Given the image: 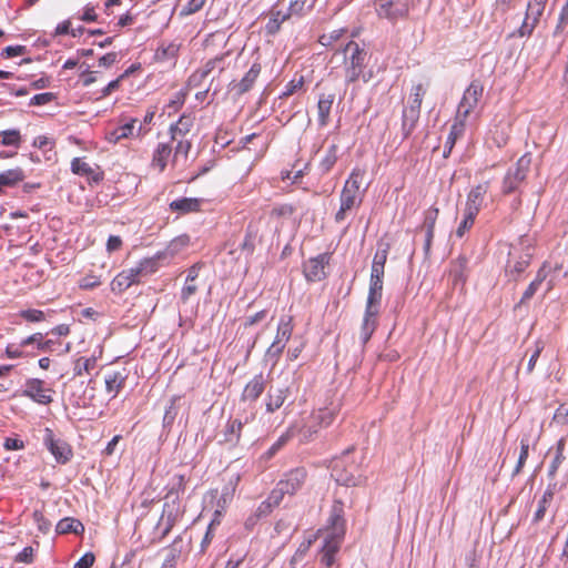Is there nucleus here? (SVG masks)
Segmentation results:
<instances>
[{
  "mask_svg": "<svg viewBox=\"0 0 568 568\" xmlns=\"http://www.w3.org/2000/svg\"><path fill=\"white\" fill-rule=\"evenodd\" d=\"M265 382L262 374L254 376L244 387L242 393V399L248 402H255L264 392Z\"/></svg>",
  "mask_w": 568,
  "mask_h": 568,
  "instance_id": "7c9ffc66",
  "label": "nucleus"
},
{
  "mask_svg": "<svg viewBox=\"0 0 568 568\" xmlns=\"http://www.w3.org/2000/svg\"><path fill=\"white\" fill-rule=\"evenodd\" d=\"M24 172L20 168L10 169L0 173V194H2V186H14L23 181Z\"/></svg>",
  "mask_w": 568,
  "mask_h": 568,
  "instance_id": "a19ab883",
  "label": "nucleus"
},
{
  "mask_svg": "<svg viewBox=\"0 0 568 568\" xmlns=\"http://www.w3.org/2000/svg\"><path fill=\"white\" fill-rule=\"evenodd\" d=\"M484 85L480 81L475 80L464 91L462 100L458 104L456 116L454 120V134H458L466 129V121L471 112L476 110L483 98Z\"/></svg>",
  "mask_w": 568,
  "mask_h": 568,
  "instance_id": "423d86ee",
  "label": "nucleus"
},
{
  "mask_svg": "<svg viewBox=\"0 0 568 568\" xmlns=\"http://www.w3.org/2000/svg\"><path fill=\"white\" fill-rule=\"evenodd\" d=\"M554 490L548 488L544 491L541 498L538 500L537 509L532 516V523L537 524L541 521L546 515V511L554 500Z\"/></svg>",
  "mask_w": 568,
  "mask_h": 568,
  "instance_id": "79ce46f5",
  "label": "nucleus"
},
{
  "mask_svg": "<svg viewBox=\"0 0 568 568\" xmlns=\"http://www.w3.org/2000/svg\"><path fill=\"white\" fill-rule=\"evenodd\" d=\"M295 207L291 204H280L268 212V219L278 223L282 219L290 217L294 214Z\"/></svg>",
  "mask_w": 568,
  "mask_h": 568,
  "instance_id": "de8ad7c7",
  "label": "nucleus"
},
{
  "mask_svg": "<svg viewBox=\"0 0 568 568\" xmlns=\"http://www.w3.org/2000/svg\"><path fill=\"white\" fill-rule=\"evenodd\" d=\"M19 316L30 323H39L45 321V313L37 308L22 310Z\"/></svg>",
  "mask_w": 568,
  "mask_h": 568,
  "instance_id": "680f3d73",
  "label": "nucleus"
},
{
  "mask_svg": "<svg viewBox=\"0 0 568 568\" xmlns=\"http://www.w3.org/2000/svg\"><path fill=\"white\" fill-rule=\"evenodd\" d=\"M304 75L293 78L286 85L280 98L286 99L304 89Z\"/></svg>",
  "mask_w": 568,
  "mask_h": 568,
  "instance_id": "3c124183",
  "label": "nucleus"
},
{
  "mask_svg": "<svg viewBox=\"0 0 568 568\" xmlns=\"http://www.w3.org/2000/svg\"><path fill=\"white\" fill-rule=\"evenodd\" d=\"M180 52V44L175 42L162 43L155 51L154 58L158 62L176 60Z\"/></svg>",
  "mask_w": 568,
  "mask_h": 568,
  "instance_id": "58836bf2",
  "label": "nucleus"
},
{
  "mask_svg": "<svg viewBox=\"0 0 568 568\" xmlns=\"http://www.w3.org/2000/svg\"><path fill=\"white\" fill-rule=\"evenodd\" d=\"M335 101L334 93H322L317 101V122L321 128L329 123V114Z\"/></svg>",
  "mask_w": 568,
  "mask_h": 568,
  "instance_id": "c85d7f7f",
  "label": "nucleus"
},
{
  "mask_svg": "<svg viewBox=\"0 0 568 568\" xmlns=\"http://www.w3.org/2000/svg\"><path fill=\"white\" fill-rule=\"evenodd\" d=\"M390 245L388 243L383 244L382 248H378L373 257L371 273H385V264L387 261Z\"/></svg>",
  "mask_w": 568,
  "mask_h": 568,
  "instance_id": "c03bdc74",
  "label": "nucleus"
},
{
  "mask_svg": "<svg viewBox=\"0 0 568 568\" xmlns=\"http://www.w3.org/2000/svg\"><path fill=\"white\" fill-rule=\"evenodd\" d=\"M141 282L136 272L133 267L121 271L119 274L114 276V278L110 283V288L114 294H122L132 285L139 284Z\"/></svg>",
  "mask_w": 568,
  "mask_h": 568,
  "instance_id": "b1692460",
  "label": "nucleus"
},
{
  "mask_svg": "<svg viewBox=\"0 0 568 568\" xmlns=\"http://www.w3.org/2000/svg\"><path fill=\"white\" fill-rule=\"evenodd\" d=\"M334 473L336 477V481L342 484L343 486L349 487V486H357L359 484V477L347 474L339 470V463L337 462L334 466Z\"/></svg>",
  "mask_w": 568,
  "mask_h": 568,
  "instance_id": "603ef678",
  "label": "nucleus"
},
{
  "mask_svg": "<svg viewBox=\"0 0 568 568\" xmlns=\"http://www.w3.org/2000/svg\"><path fill=\"white\" fill-rule=\"evenodd\" d=\"M53 389L45 386L44 381L29 378L24 384L23 396L31 398L38 404L48 405L52 403Z\"/></svg>",
  "mask_w": 568,
  "mask_h": 568,
  "instance_id": "a211bd4d",
  "label": "nucleus"
},
{
  "mask_svg": "<svg viewBox=\"0 0 568 568\" xmlns=\"http://www.w3.org/2000/svg\"><path fill=\"white\" fill-rule=\"evenodd\" d=\"M438 215L439 209L435 206L427 209L424 213V222L422 229H424L425 231H429V235H432V232H435V225Z\"/></svg>",
  "mask_w": 568,
  "mask_h": 568,
  "instance_id": "6e6d98bb",
  "label": "nucleus"
},
{
  "mask_svg": "<svg viewBox=\"0 0 568 568\" xmlns=\"http://www.w3.org/2000/svg\"><path fill=\"white\" fill-rule=\"evenodd\" d=\"M529 447H530L529 438L523 437L520 439V453H519V457L517 460V465L514 469V474H513L514 476L518 475L523 470V468L527 462L528 455H529Z\"/></svg>",
  "mask_w": 568,
  "mask_h": 568,
  "instance_id": "864d4df0",
  "label": "nucleus"
},
{
  "mask_svg": "<svg viewBox=\"0 0 568 568\" xmlns=\"http://www.w3.org/2000/svg\"><path fill=\"white\" fill-rule=\"evenodd\" d=\"M548 0H529L525 19L517 30L519 37H529L538 26Z\"/></svg>",
  "mask_w": 568,
  "mask_h": 568,
  "instance_id": "4468645a",
  "label": "nucleus"
},
{
  "mask_svg": "<svg viewBox=\"0 0 568 568\" xmlns=\"http://www.w3.org/2000/svg\"><path fill=\"white\" fill-rule=\"evenodd\" d=\"M265 217V215H261L257 220H252L246 226L245 236L243 242L241 243V250L245 252L247 255H252L255 246L256 241L260 236V229L258 224Z\"/></svg>",
  "mask_w": 568,
  "mask_h": 568,
  "instance_id": "a878e982",
  "label": "nucleus"
},
{
  "mask_svg": "<svg viewBox=\"0 0 568 568\" xmlns=\"http://www.w3.org/2000/svg\"><path fill=\"white\" fill-rule=\"evenodd\" d=\"M365 175V168L355 166L352 170L339 194V209L334 216L336 223L344 222L349 212L362 205L368 187V184L362 186Z\"/></svg>",
  "mask_w": 568,
  "mask_h": 568,
  "instance_id": "f257e3e1",
  "label": "nucleus"
},
{
  "mask_svg": "<svg viewBox=\"0 0 568 568\" xmlns=\"http://www.w3.org/2000/svg\"><path fill=\"white\" fill-rule=\"evenodd\" d=\"M328 253L308 258L303 265V273L308 282H320L325 278V267L329 264Z\"/></svg>",
  "mask_w": 568,
  "mask_h": 568,
  "instance_id": "6ab92c4d",
  "label": "nucleus"
},
{
  "mask_svg": "<svg viewBox=\"0 0 568 568\" xmlns=\"http://www.w3.org/2000/svg\"><path fill=\"white\" fill-rule=\"evenodd\" d=\"M530 264V258L529 257H526V258H521V260H518V261H509L508 264H507V267H506V272L514 276V278H517L521 273H524L526 271V268L529 266Z\"/></svg>",
  "mask_w": 568,
  "mask_h": 568,
  "instance_id": "4d7b16f0",
  "label": "nucleus"
},
{
  "mask_svg": "<svg viewBox=\"0 0 568 568\" xmlns=\"http://www.w3.org/2000/svg\"><path fill=\"white\" fill-rule=\"evenodd\" d=\"M191 244V239L187 234H181L169 242V244L162 250L159 251L162 255V258L171 260L176 255L184 252Z\"/></svg>",
  "mask_w": 568,
  "mask_h": 568,
  "instance_id": "bb28decb",
  "label": "nucleus"
},
{
  "mask_svg": "<svg viewBox=\"0 0 568 568\" xmlns=\"http://www.w3.org/2000/svg\"><path fill=\"white\" fill-rule=\"evenodd\" d=\"M43 442L58 463L67 464L72 458L73 452L71 446L65 440L55 438L52 429H44Z\"/></svg>",
  "mask_w": 568,
  "mask_h": 568,
  "instance_id": "2eb2a0df",
  "label": "nucleus"
},
{
  "mask_svg": "<svg viewBox=\"0 0 568 568\" xmlns=\"http://www.w3.org/2000/svg\"><path fill=\"white\" fill-rule=\"evenodd\" d=\"M136 121H138L136 119H131L130 122H128V123L119 126L118 129H115L114 132H113L115 141H119L121 139H126L129 136H132L134 134Z\"/></svg>",
  "mask_w": 568,
  "mask_h": 568,
  "instance_id": "e2e57ef3",
  "label": "nucleus"
},
{
  "mask_svg": "<svg viewBox=\"0 0 568 568\" xmlns=\"http://www.w3.org/2000/svg\"><path fill=\"white\" fill-rule=\"evenodd\" d=\"M281 503H282V500H277L275 503L272 499V491H271L270 495L267 496V498L264 501H262L260 504V506L257 507L255 516L257 518H260V517L270 515L275 507L280 506Z\"/></svg>",
  "mask_w": 568,
  "mask_h": 568,
  "instance_id": "052dcab7",
  "label": "nucleus"
},
{
  "mask_svg": "<svg viewBox=\"0 0 568 568\" xmlns=\"http://www.w3.org/2000/svg\"><path fill=\"white\" fill-rule=\"evenodd\" d=\"M344 55V71H345V81L347 83H354L363 78L365 82H367L371 78H365L363 74L364 69L367 64L368 52L358 42L354 40H349L343 48Z\"/></svg>",
  "mask_w": 568,
  "mask_h": 568,
  "instance_id": "7ed1b4c3",
  "label": "nucleus"
},
{
  "mask_svg": "<svg viewBox=\"0 0 568 568\" xmlns=\"http://www.w3.org/2000/svg\"><path fill=\"white\" fill-rule=\"evenodd\" d=\"M344 503L339 498H335L328 517L327 532L345 536L346 521L344 518Z\"/></svg>",
  "mask_w": 568,
  "mask_h": 568,
  "instance_id": "4be33fe9",
  "label": "nucleus"
},
{
  "mask_svg": "<svg viewBox=\"0 0 568 568\" xmlns=\"http://www.w3.org/2000/svg\"><path fill=\"white\" fill-rule=\"evenodd\" d=\"M510 131L511 123L509 119L505 114L496 115L489 126L487 140L495 146L503 148L509 141Z\"/></svg>",
  "mask_w": 568,
  "mask_h": 568,
  "instance_id": "dca6fc26",
  "label": "nucleus"
},
{
  "mask_svg": "<svg viewBox=\"0 0 568 568\" xmlns=\"http://www.w3.org/2000/svg\"><path fill=\"white\" fill-rule=\"evenodd\" d=\"M180 398H181L180 396H173L170 399V405L165 409V413L163 416V425L164 426H170L174 423L175 417L178 415V410H179L178 402L180 400Z\"/></svg>",
  "mask_w": 568,
  "mask_h": 568,
  "instance_id": "bf43d9fd",
  "label": "nucleus"
},
{
  "mask_svg": "<svg viewBox=\"0 0 568 568\" xmlns=\"http://www.w3.org/2000/svg\"><path fill=\"white\" fill-rule=\"evenodd\" d=\"M344 536L327 532V536L325 537L324 540V545L321 549V562L326 568H329L334 565L335 556L339 551Z\"/></svg>",
  "mask_w": 568,
  "mask_h": 568,
  "instance_id": "412c9836",
  "label": "nucleus"
},
{
  "mask_svg": "<svg viewBox=\"0 0 568 568\" xmlns=\"http://www.w3.org/2000/svg\"><path fill=\"white\" fill-rule=\"evenodd\" d=\"M312 3L310 0H294L290 3V7L286 9L291 16H300L305 9H310Z\"/></svg>",
  "mask_w": 568,
  "mask_h": 568,
  "instance_id": "338daca9",
  "label": "nucleus"
},
{
  "mask_svg": "<svg viewBox=\"0 0 568 568\" xmlns=\"http://www.w3.org/2000/svg\"><path fill=\"white\" fill-rule=\"evenodd\" d=\"M551 274V265L548 261H545L539 270L537 271V274L535 278L530 282L528 287L523 293V296L519 301L518 305H523L527 303L539 290L541 283L547 280V277Z\"/></svg>",
  "mask_w": 568,
  "mask_h": 568,
  "instance_id": "393cba45",
  "label": "nucleus"
},
{
  "mask_svg": "<svg viewBox=\"0 0 568 568\" xmlns=\"http://www.w3.org/2000/svg\"><path fill=\"white\" fill-rule=\"evenodd\" d=\"M161 261H164V258H162L160 252H156L153 256L142 258L133 268L141 280L155 273L160 267Z\"/></svg>",
  "mask_w": 568,
  "mask_h": 568,
  "instance_id": "2f4dec72",
  "label": "nucleus"
},
{
  "mask_svg": "<svg viewBox=\"0 0 568 568\" xmlns=\"http://www.w3.org/2000/svg\"><path fill=\"white\" fill-rule=\"evenodd\" d=\"M187 479L185 475L176 474L172 477L170 484L166 487V493L164 496V499L166 500L164 504V510L169 507H172V510L169 514L170 524L166 527L164 535H166L179 514H182L183 511L181 508V495L185 491Z\"/></svg>",
  "mask_w": 568,
  "mask_h": 568,
  "instance_id": "1a4fd4ad",
  "label": "nucleus"
},
{
  "mask_svg": "<svg viewBox=\"0 0 568 568\" xmlns=\"http://www.w3.org/2000/svg\"><path fill=\"white\" fill-rule=\"evenodd\" d=\"M297 437L294 433V428L290 426L285 433H283L277 440L267 449L265 458L271 459L274 457L292 438Z\"/></svg>",
  "mask_w": 568,
  "mask_h": 568,
  "instance_id": "49530a36",
  "label": "nucleus"
},
{
  "mask_svg": "<svg viewBox=\"0 0 568 568\" xmlns=\"http://www.w3.org/2000/svg\"><path fill=\"white\" fill-rule=\"evenodd\" d=\"M552 420L558 425H568V403L559 405L554 414Z\"/></svg>",
  "mask_w": 568,
  "mask_h": 568,
  "instance_id": "774afa93",
  "label": "nucleus"
},
{
  "mask_svg": "<svg viewBox=\"0 0 568 568\" xmlns=\"http://www.w3.org/2000/svg\"><path fill=\"white\" fill-rule=\"evenodd\" d=\"M379 307L366 305L359 329V339L362 345H366L378 325Z\"/></svg>",
  "mask_w": 568,
  "mask_h": 568,
  "instance_id": "aec40b11",
  "label": "nucleus"
},
{
  "mask_svg": "<svg viewBox=\"0 0 568 568\" xmlns=\"http://www.w3.org/2000/svg\"><path fill=\"white\" fill-rule=\"evenodd\" d=\"M71 171L73 174L87 176L88 179H91L94 182H99L102 180V176L100 173H97L91 165L85 162L82 158H74L71 161Z\"/></svg>",
  "mask_w": 568,
  "mask_h": 568,
  "instance_id": "4c0bfd02",
  "label": "nucleus"
},
{
  "mask_svg": "<svg viewBox=\"0 0 568 568\" xmlns=\"http://www.w3.org/2000/svg\"><path fill=\"white\" fill-rule=\"evenodd\" d=\"M477 215L478 214L464 210V217L456 229L457 237H464V235L473 227Z\"/></svg>",
  "mask_w": 568,
  "mask_h": 568,
  "instance_id": "5fc2aeb1",
  "label": "nucleus"
},
{
  "mask_svg": "<svg viewBox=\"0 0 568 568\" xmlns=\"http://www.w3.org/2000/svg\"><path fill=\"white\" fill-rule=\"evenodd\" d=\"M174 145L175 142L171 139L168 141H160L152 151L150 166L159 173L164 172L169 163H172Z\"/></svg>",
  "mask_w": 568,
  "mask_h": 568,
  "instance_id": "f3484780",
  "label": "nucleus"
},
{
  "mask_svg": "<svg viewBox=\"0 0 568 568\" xmlns=\"http://www.w3.org/2000/svg\"><path fill=\"white\" fill-rule=\"evenodd\" d=\"M346 33V29L339 28L336 30H333L328 33H324L320 36L318 42L324 47H332L334 43H336L344 34Z\"/></svg>",
  "mask_w": 568,
  "mask_h": 568,
  "instance_id": "13d9d810",
  "label": "nucleus"
},
{
  "mask_svg": "<svg viewBox=\"0 0 568 568\" xmlns=\"http://www.w3.org/2000/svg\"><path fill=\"white\" fill-rule=\"evenodd\" d=\"M375 4L381 18L397 20L408 14L413 0H375Z\"/></svg>",
  "mask_w": 568,
  "mask_h": 568,
  "instance_id": "ddd939ff",
  "label": "nucleus"
},
{
  "mask_svg": "<svg viewBox=\"0 0 568 568\" xmlns=\"http://www.w3.org/2000/svg\"><path fill=\"white\" fill-rule=\"evenodd\" d=\"M336 417L334 408L323 407L313 409L296 420L292 426L302 442L311 440L322 428L329 426Z\"/></svg>",
  "mask_w": 568,
  "mask_h": 568,
  "instance_id": "f03ea898",
  "label": "nucleus"
},
{
  "mask_svg": "<svg viewBox=\"0 0 568 568\" xmlns=\"http://www.w3.org/2000/svg\"><path fill=\"white\" fill-rule=\"evenodd\" d=\"M290 17L291 13L281 8L280 3L274 6L268 12V21L265 24L266 33L275 34L276 32H278L282 23L286 21Z\"/></svg>",
  "mask_w": 568,
  "mask_h": 568,
  "instance_id": "cd10ccee",
  "label": "nucleus"
},
{
  "mask_svg": "<svg viewBox=\"0 0 568 568\" xmlns=\"http://www.w3.org/2000/svg\"><path fill=\"white\" fill-rule=\"evenodd\" d=\"M337 161V146L331 145L327 150V154L321 162V168L324 172L331 171Z\"/></svg>",
  "mask_w": 568,
  "mask_h": 568,
  "instance_id": "0e129e2a",
  "label": "nucleus"
},
{
  "mask_svg": "<svg viewBox=\"0 0 568 568\" xmlns=\"http://www.w3.org/2000/svg\"><path fill=\"white\" fill-rule=\"evenodd\" d=\"M169 206L172 212L187 214L192 212H199L201 207V202L200 200L193 197H182L172 201Z\"/></svg>",
  "mask_w": 568,
  "mask_h": 568,
  "instance_id": "e433bc0d",
  "label": "nucleus"
},
{
  "mask_svg": "<svg viewBox=\"0 0 568 568\" xmlns=\"http://www.w3.org/2000/svg\"><path fill=\"white\" fill-rule=\"evenodd\" d=\"M288 395V388L282 387V388H271L267 392L266 398H265V406L267 413H274L275 410L280 409L283 404L285 403Z\"/></svg>",
  "mask_w": 568,
  "mask_h": 568,
  "instance_id": "f704fd0d",
  "label": "nucleus"
},
{
  "mask_svg": "<svg viewBox=\"0 0 568 568\" xmlns=\"http://www.w3.org/2000/svg\"><path fill=\"white\" fill-rule=\"evenodd\" d=\"M490 187V182H481L470 189L467 194L465 209L468 212L478 214L483 207L485 196Z\"/></svg>",
  "mask_w": 568,
  "mask_h": 568,
  "instance_id": "5701e85b",
  "label": "nucleus"
},
{
  "mask_svg": "<svg viewBox=\"0 0 568 568\" xmlns=\"http://www.w3.org/2000/svg\"><path fill=\"white\" fill-rule=\"evenodd\" d=\"M427 92V87L423 83L415 84L412 88L408 106L403 110L402 131L404 139L408 138L416 128L419 119L423 99Z\"/></svg>",
  "mask_w": 568,
  "mask_h": 568,
  "instance_id": "6e6552de",
  "label": "nucleus"
},
{
  "mask_svg": "<svg viewBox=\"0 0 568 568\" xmlns=\"http://www.w3.org/2000/svg\"><path fill=\"white\" fill-rule=\"evenodd\" d=\"M293 316L283 315L280 318L274 341L265 352V358L270 361L273 366L277 364L281 355L283 354V351L293 334Z\"/></svg>",
  "mask_w": 568,
  "mask_h": 568,
  "instance_id": "9d476101",
  "label": "nucleus"
},
{
  "mask_svg": "<svg viewBox=\"0 0 568 568\" xmlns=\"http://www.w3.org/2000/svg\"><path fill=\"white\" fill-rule=\"evenodd\" d=\"M101 285L100 276L89 273L79 281V287L81 290H93Z\"/></svg>",
  "mask_w": 568,
  "mask_h": 568,
  "instance_id": "69168bd1",
  "label": "nucleus"
},
{
  "mask_svg": "<svg viewBox=\"0 0 568 568\" xmlns=\"http://www.w3.org/2000/svg\"><path fill=\"white\" fill-rule=\"evenodd\" d=\"M126 374L124 371L112 372L105 376V390L114 398L125 385Z\"/></svg>",
  "mask_w": 568,
  "mask_h": 568,
  "instance_id": "c9c22d12",
  "label": "nucleus"
},
{
  "mask_svg": "<svg viewBox=\"0 0 568 568\" xmlns=\"http://www.w3.org/2000/svg\"><path fill=\"white\" fill-rule=\"evenodd\" d=\"M262 67L260 63L255 62L252 64L250 70L245 73V75L241 79L240 82H237L233 89L236 91L237 94H244L248 92L255 81L257 80L260 73H261Z\"/></svg>",
  "mask_w": 568,
  "mask_h": 568,
  "instance_id": "473e14b6",
  "label": "nucleus"
},
{
  "mask_svg": "<svg viewBox=\"0 0 568 568\" xmlns=\"http://www.w3.org/2000/svg\"><path fill=\"white\" fill-rule=\"evenodd\" d=\"M55 530L60 535H64V534H69V532L79 535V534L83 532L84 526L78 519H74L72 517H65L57 524Z\"/></svg>",
  "mask_w": 568,
  "mask_h": 568,
  "instance_id": "37998d69",
  "label": "nucleus"
},
{
  "mask_svg": "<svg viewBox=\"0 0 568 568\" xmlns=\"http://www.w3.org/2000/svg\"><path fill=\"white\" fill-rule=\"evenodd\" d=\"M231 51H225L221 54L215 55L214 58L209 59L200 68H197L190 74L186 82L187 87L199 88L209 78L210 84H212L215 79H217L225 70H227L231 67Z\"/></svg>",
  "mask_w": 568,
  "mask_h": 568,
  "instance_id": "20e7f679",
  "label": "nucleus"
},
{
  "mask_svg": "<svg viewBox=\"0 0 568 568\" xmlns=\"http://www.w3.org/2000/svg\"><path fill=\"white\" fill-rule=\"evenodd\" d=\"M383 278L384 274L371 273L366 305L379 307L383 293Z\"/></svg>",
  "mask_w": 568,
  "mask_h": 568,
  "instance_id": "c756f323",
  "label": "nucleus"
},
{
  "mask_svg": "<svg viewBox=\"0 0 568 568\" xmlns=\"http://www.w3.org/2000/svg\"><path fill=\"white\" fill-rule=\"evenodd\" d=\"M193 125V119L189 115H181L180 119L170 125V139L175 142L172 166L179 165L181 162L187 161L190 151L192 149V141L187 138Z\"/></svg>",
  "mask_w": 568,
  "mask_h": 568,
  "instance_id": "39448f33",
  "label": "nucleus"
},
{
  "mask_svg": "<svg viewBox=\"0 0 568 568\" xmlns=\"http://www.w3.org/2000/svg\"><path fill=\"white\" fill-rule=\"evenodd\" d=\"M0 144L3 146H20L21 134L17 129L3 130L0 132Z\"/></svg>",
  "mask_w": 568,
  "mask_h": 568,
  "instance_id": "09e8293b",
  "label": "nucleus"
},
{
  "mask_svg": "<svg viewBox=\"0 0 568 568\" xmlns=\"http://www.w3.org/2000/svg\"><path fill=\"white\" fill-rule=\"evenodd\" d=\"M187 95L186 90H180L173 94L170 101L165 105V110H168L169 114L176 113L185 103Z\"/></svg>",
  "mask_w": 568,
  "mask_h": 568,
  "instance_id": "8fccbe9b",
  "label": "nucleus"
},
{
  "mask_svg": "<svg viewBox=\"0 0 568 568\" xmlns=\"http://www.w3.org/2000/svg\"><path fill=\"white\" fill-rule=\"evenodd\" d=\"M244 423L240 419H230L225 426L224 440L231 444H237Z\"/></svg>",
  "mask_w": 568,
  "mask_h": 568,
  "instance_id": "a18cd8bd",
  "label": "nucleus"
},
{
  "mask_svg": "<svg viewBox=\"0 0 568 568\" xmlns=\"http://www.w3.org/2000/svg\"><path fill=\"white\" fill-rule=\"evenodd\" d=\"M531 165V153L527 152L521 155L517 163L516 168L513 170H508L501 185V192L505 195H508L515 192L519 185L525 181Z\"/></svg>",
  "mask_w": 568,
  "mask_h": 568,
  "instance_id": "f8f14e48",
  "label": "nucleus"
},
{
  "mask_svg": "<svg viewBox=\"0 0 568 568\" xmlns=\"http://www.w3.org/2000/svg\"><path fill=\"white\" fill-rule=\"evenodd\" d=\"M308 478L307 469L303 466L286 471L272 489V499L276 503L283 500L285 495H296Z\"/></svg>",
  "mask_w": 568,
  "mask_h": 568,
  "instance_id": "0eeeda50",
  "label": "nucleus"
},
{
  "mask_svg": "<svg viewBox=\"0 0 568 568\" xmlns=\"http://www.w3.org/2000/svg\"><path fill=\"white\" fill-rule=\"evenodd\" d=\"M293 316L283 315L280 318L274 341L265 352V358L270 361L273 366L277 364L281 355L283 354V351L293 334Z\"/></svg>",
  "mask_w": 568,
  "mask_h": 568,
  "instance_id": "9b49d317",
  "label": "nucleus"
},
{
  "mask_svg": "<svg viewBox=\"0 0 568 568\" xmlns=\"http://www.w3.org/2000/svg\"><path fill=\"white\" fill-rule=\"evenodd\" d=\"M233 489H225L216 500V508L213 514V525H220L223 515L233 499Z\"/></svg>",
  "mask_w": 568,
  "mask_h": 568,
  "instance_id": "ea45409f",
  "label": "nucleus"
},
{
  "mask_svg": "<svg viewBox=\"0 0 568 568\" xmlns=\"http://www.w3.org/2000/svg\"><path fill=\"white\" fill-rule=\"evenodd\" d=\"M102 355V349L99 351V354H93L92 356L85 357L81 356L73 362V376L80 377L84 374H90L95 367L98 359Z\"/></svg>",
  "mask_w": 568,
  "mask_h": 568,
  "instance_id": "72a5a7b5",
  "label": "nucleus"
}]
</instances>
